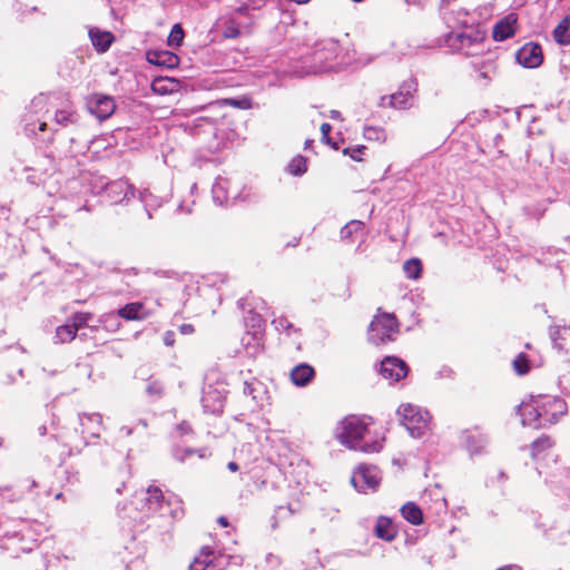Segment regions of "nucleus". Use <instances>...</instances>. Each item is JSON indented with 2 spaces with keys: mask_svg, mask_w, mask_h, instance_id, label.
<instances>
[{
  "mask_svg": "<svg viewBox=\"0 0 570 570\" xmlns=\"http://www.w3.org/2000/svg\"><path fill=\"white\" fill-rule=\"evenodd\" d=\"M353 487L362 493L375 491L381 482V474L375 465L360 464L352 478Z\"/></svg>",
  "mask_w": 570,
  "mask_h": 570,
  "instance_id": "1a4fd4ad",
  "label": "nucleus"
},
{
  "mask_svg": "<svg viewBox=\"0 0 570 570\" xmlns=\"http://www.w3.org/2000/svg\"><path fill=\"white\" fill-rule=\"evenodd\" d=\"M368 433V422L365 417L350 415L343 419L336 428V439L341 444L351 450L374 453L382 450V441L366 442L364 439Z\"/></svg>",
  "mask_w": 570,
  "mask_h": 570,
  "instance_id": "f03ea898",
  "label": "nucleus"
},
{
  "mask_svg": "<svg viewBox=\"0 0 570 570\" xmlns=\"http://www.w3.org/2000/svg\"><path fill=\"white\" fill-rule=\"evenodd\" d=\"M227 468H228V470H229V471H232V472H236V471H238V469H239L238 464H237L236 462H234V461L229 462V463L227 464Z\"/></svg>",
  "mask_w": 570,
  "mask_h": 570,
  "instance_id": "0e129e2a",
  "label": "nucleus"
},
{
  "mask_svg": "<svg viewBox=\"0 0 570 570\" xmlns=\"http://www.w3.org/2000/svg\"><path fill=\"white\" fill-rule=\"evenodd\" d=\"M163 384L156 380L149 381L146 387V392L151 396H160L163 394Z\"/></svg>",
  "mask_w": 570,
  "mask_h": 570,
  "instance_id": "8fccbe9b",
  "label": "nucleus"
},
{
  "mask_svg": "<svg viewBox=\"0 0 570 570\" xmlns=\"http://www.w3.org/2000/svg\"><path fill=\"white\" fill-rule=\"evenodd\" d=\"M2 498L10 501H19L23 499V494L14 488V484L2 490Z\"/></svg>",
  "mask_w": 570,
  "mask_h": 570,
  "instance_id": "09e8293b",
  "label": "nucleus"
},
{
  "mask_svg": "<svg viewBox=\"0 0 570 570\" xmlns=\"http://www.w3.org/2000/svg\"><path fill=\"white\" fill-rule=\"evenodd\" d=\"M139 200L142 203L148 218L151 219L153 213L160 208L167 198L155 195L149 189H144L139 191Z\"/></svg>",
  "mask_w": 570,
  "mask_h": 570,
  "instance_id": "aec40b11",
  "label": "nucleus"
},
{
  "mask_svg": "<svg viewBox=\"0 0 570 570\" xmlns=\"http://www.w3.org/2000/svg\"><path fill=\"white\" fill-rule=\"evenodd\" d=\"M228 564L224 556L215 557V551L210 547H203L199 556L195 557L189 564V570H206L207 568H220Z\"/></svg>",
  "mask_w": 570,
  "mask_h": 570,
  "instance_id": "f3484780",
  "label": "nucleus"
},
{
  "mask_svg": "<svg viewBox=\"0 0 570 570\" xmlns=\"http://www.w3.org/2000/svg\"><path fill=\"white\" fill-rule=\"evenodd\" d=\"M79 120V116L76 111L70 108L57 110L55 114V122L58 126L67 127L75 125Z\"/></svg>",
  "mask_w": 570,
  "mask_h": 570,
  "instance_id": "7c9ffc66",
  "label": "nucleus"
},
{
  "mask_svg": "<svg viewBox=\"0 0 570 570\" xmlns=\"http://www.w3.org/2000/svg\"><path fill=\"white\" fill-rule=\"evenodd\" d=\"M493 39L495 41H504L514 35L513 24L507 19L499 21L493 28Z\"/></svg>",
  "mask_w": 570,
  "mask_h": 570,
  "instance_id": "c756f323",
  "label": "nucleus"
},
{
  "mask_svg": "<svg viewBox=\"0 0 570 570\" xmlns=\"http://www.w3.org/2000/svg\"><path fill=\"white\" fill-rule=\"evenodd\" d=\"M331 130H332V126L328 122L322 124V126H321L322 136L330 135Z\"/></svg>",
  "mask_w": 570,
  "mask_h": 570,
  "instance_id": "13d9d810",
  "label": "nucleus"
},
{
  "mask_svg": "<svg viewBox=\"0 0 570 570\" xmlns=\"http://www.w3.org/2000/svg\"><path fill=\"white\" fill-rule=\"evenodd\" d=\"M396 413L412 438L420 439L431 430V415L420 406L411 403L401 404Z\"/></svg>",
  "mask_w": 570,
  "mask_h": 570,
  "instance_id": "20e7f679",
  "label": "nucleus"
},
{
  "mask_svg": "<svg viewBox=\"0 0 570 570\" xmlns=\"http://www.w3.org/2000/svg\"><path fill=\"white\" fill-rule=\"evenodd\" d=\"M206 449H193V448H180V446H176L174 448L173 450V455L174 458L179 461V462H184L187 458L194 455V454H198V456L200 459L205 458L206 456Z\"/></svg>",
  "mask_w": 570,
  "mask_h": 570,
  "instance_id": "c9c22d12",
  "label": "nucleus"
},
{
  "mask_svg": "<svg viewBox=\"0 0 570 570\" xmlns=\"http://www.w3.org/2000/svg\"><path fill=\"white\" fill-rule=\"evenodd\" d=\"M365 149V146L348 147L343 150V154L348 155L353 160L361 161V155Z\"/></svg>",
  "mask_w": 570,
  "mask_h": 570,
  "instance_id": "3c124183",
  "label": "nucleus"
},
{
  "mask_svg": "<svg viewBox=\"0 0 570 570\" xmlns=\"http://www.w3.org/2000/svg\"><path fill=\"white\" fill-rule=\"evenodd\" d=\"M178 430L183 433H189L191 431V426L187 422H183L178 425Z\"/></svg>",
  "mask_w": 570,
  "mask_h": 570,
  "instance_id": "4d7b16f0",
  "label": "nucleus"
},
{
  "mask_svg": "<svg viewBox=\"0 0 570 570\" xmlns=\"http://www.w3.org/2000/svg\"><path fill=\"white\" fill-rule=\"evenodd\" d=\"M397 321L393 314L384 313L375 316L368 326V341L375 345L392 341L393 333L397 332Z\"/></svg>",
  "mask_w": 570,
  "mask_h": 570,
  "instance_id": "0eeeda50",
  "label": "nucleus"
},
{
  "mask_svg": "<svg viewBox=\"0 0 570 570\" xmlns=\"http://www.w3.org/2000/svg\"><path fill=\"white\" fill-rule=\"evenodd\" d=\"M245 320H246V324L248 326H250L256 332L261 331L264 325L263 317L258 313H255L253 311L248 312V315Z\"/></svg>",
  "mask_w": 570,
  "mask_h": 570,
  "instance_id": "49530a36",
  "label": "nucleus"
},
{
  "mask_svg": "<svg viewBox=\"0 0 570 570\" xmlns=\"http://www.w3.org/2000/svg\"><path fill=\"white\" fill-rule=\"evenodd\" d=\"M484 38L483 32L474 28H466L463 31L452 30L448 33L445 42L454 51L462 52L465 56H476L483 51L482 42Z\"/></svg>",
  "mask_w": 570,
  "mask_h": 570,
  "instance_id": "423d86ee",
  "label": "nucleus"
},
{
  "mask_svg": "<svg viewBox=\"0 0 570 570\" xmlns=\"http://www.w3.org/2000/svg\"><path fill=\"white\" fill-rule=\"evenodd\" d=\"M553 39L561 46L570 45V17L566 16L554 28Z\"/></svg>",
  "mask_w": 570,
  "mask_h": 570,
  "instance_id": "bb28decb",
  "label": "nucleus"
},
{
  "mask_svg": "<svg viewBox=\"0 0 570 570\" xmlns=\"http://www.w3.org/2000/svg\"><path fill=\"white\" fill-rule=\"evenodd\" d=\"M364 227L361 220H351L341 228L340 235L343 240H352L353 235L361 232Z\"/></svg>",
  "mask_w": 570,
  "mask_h": 570,
  "instance_id": "e433bc0d",
  "label": "nucleus"
},
{
  "mask_svg": "<svg viewBox=\"0 0 570 570\" xmlns=\"http://www.w3.org/2000/svg\"><path fill=\"white\" fill-rule=\"evenodd\" d=\"M38 433L39 435L41 436H45L47 433H48V428L47 425L42 424L38 428Z\"/></svg>",
  "mask_w": 570,
  "mask_h": 570,
  "instance_id": "338daca9",
  "label": "nucleus"
},
{
  "mask_svg": "<svg viewBox=\"0 0 570 570\" xmlns=\"http://www.w3.org/2000/svg\"><path fill=\"white\" fill-rule=\"evenodd\" d=\"M89 37L92 46L98 52H106L115 40V37L109 31H101L98 28H91L89 30Z\"/></svg>",
  "mask_w": 570,
  "mask_h": 570,
  "instance_id": "412c9836",
  "label": "nucleus"
},
{
  "mask_svg": "<svg viewBox=\"0 0 570 570\" xmlns=\"http://www.w3.org/2000/svg\"><path fill=\"white\" fill-rule=\"evenodd\" d=\"M76 335L75 325L67 323L57 327L55 340L57 343H68L71 342Z\"/></svg>",
  "mask_w": 570,
  "mask_h": 570,
  "instance_id": "f704fd0d",
  "label": "nucleus"
},
{
  "mask_svg": "<svg viewBox=\"0 0 570 570\" xmlns=\"http://www.w3.org/2000/svg\"><path fill=\"white\" fill-rule=\"evenodd\" d=\"M462 439L471 455L482 454L489 444L488 435L480 433L478 429L463 431Z\"/></svg>",
  "mask_w": 570,
  "mask_h": 570,
  "instance_id": "a211bd4d",
  "label": "nucleus"
},
{
  "mask_svg": "<svg viewBox=\"0 0 570 570\" xmlns=\"http://www.w3.org/2000/svg\"><path fill=\"white\" fill-rule=\"evenodd\" d=\"M226 389L218 384L207 385L203 389L202 405L205 413L220 414L225 406Z\"/></svg>",
  "mask_w": 570,
  "mask_h": 570,
  "instance_id": "9d476101",
  "label": "nucleus"
},
{
  "mask_svg": "<svg viewBox=\"0 0 570 570\" xmlns=\"http://www.w3.org/2000/svg\"><path fill=\"white\" fill-rule=\"evenodd\" d=\"M446 510H448L446 500L444 498H438L435 500V513L436 514L445 513Z\"/></svg>",
  "mask_w": 570,
  "mask_h": 570,
  "instance_id": "864d4df0",
  "label": "nucleus"
},
{
  "mask_svg": "<svg viewBox=\"0 0 570 570\" xmlns=\"http://www.w3.org/2000/svg\"><path fill=\"white\" fill-rule=\"evenodd\" d=\"M142 309L141 303H129L118 309V315L127 321L140 320V312Z\"/></svg>",
  "mask_w": 570,
  "mask_h": 570,
  "instance_id": "473e14b6",
  "label": "nucleus"
},
{
  "mask_svg": "<svg viewBox=\"0 0 570 570\" xmlns=\"http://www.w3.org/2000/svg\"><path fill=\"white\" fill-rule=\"evenodd\" d=\"M42 102H43V98H42V97H38V98H35V99L32 100L31 106L36 108V107L41 106V105H42Z\"/></svg>",
  "mask_w": 570,
  "mask_h": 570,
  "instance_id": "69168bd1",
  "label": "nucleus"
},
{
  "mask_svg": "<svg viewBox=\"0 0 570 570\" xmlns=\"http://www.w3.org/2000/svg\"><path fill=\"white\" fill-rule=\"evenodd\" d=\"M238 36H239V30L236 28L228 29V31L226 33V37H228V38H236Z\"/></svg>",
  "mask_w": 570,
  "mask_h": 570,
  "instance_id": "680f3d73",
  "label": "nucleus"
},
{
  "mask_svg": "<svg viewBox=\"0 0 570 570\" xmlns=\"http://www.w3.org/2000/svg\"><path fill=\"white\" fill-rule=\"evenodd\" d=\"M142 500L149 514L158 513L160 517L169 515L173 519H179L184 514L181 501L176 497L166 500L157 487H149Z\"/></svg>",
  "mask_w": 570,
  "mask_h": 570,
  "instance_id": "39448f33",
  "label": "nucleus"
},
{
  "mask_svg": "<svg viewBox=\"0 0 570 570\" xmlns=\"http://www.w3.org/2000/svg\"><path fill=\"white\" fill-rule=\"evenodd\" d=\"M374 531L377 538L385 541H392L396 534L391 520L386 517L377 519Z\"/></svg>",
  "mask_w": 570,
  "mask_h": 570,
  "instance_id": "cd10ccee",
  "label": "nucleus"
},
{
  "mask_svg": "<svg viewBox=\"0 0 570 570\" xmlns=\"http://www.w3.org/2000/svg\"><path fill=\"white\" fill-rule=\"evenodd\" d=\"M519 65L524 68H537L543 62V52L540 45L528 42L515 53Z\"/></svg>",
  "mask_w": 570,
  "mask_h": 570,
  "instance_id": "4468645a",
  "label": "nucleus"
},
{
  "mask_svg": "<svg viewBox=\"0 0 570 570\" xmlns=\"http://www.w3.org/2000/svg\"><path fill=\"white\" fill-rule=\"evenodd\" d=\"M422 271L423 266L420 258L413 257L403 263V272L409 279H419Z\"/></svg>",
  "mask_w": 570,
  "mask_h": 570,
  "instance_id": "2f4dec72",
  "label": "nucleus"
},
{
  "mask_svg": "<svg viewBox=\"0 0 570 570\" xmlns=\"http://www.w3.org/2000/svg\"><path fill=\"white\" fill-rule=\"evenodd\" d=\"M340 53L341 46L335 39L316 42L313 51L304 59L305 73L317 75L333 70Z\"/></svg>",
  "mask_w": 570,
  "mask_h": 570,
  "instance_id": "7ed1b4c3",
  "label": "nucleus"
},
{
  "mask_svg": "<svg viewBox=\"0 0 570 570\" xmlns=\"http://www.w3.org/2000/svg\"><path fill=\"white\" fill-rule=\"evenodd\" d=\"M139 426H141L142 430L147 429V422L144 419H140L138 423L135 426H121L120 432L125 433L127 436L131 435L135 430H137Z\"/></svg>",
  "mask_w": 570,
  "mask_h": 570,
  "instance_id": "603ef678",
  "label": "nucleus"
},
{
  "mask_svg": "<svg viewBox=\"0 0 570 570\" xmlns=\"http://www.w3.org/2000/svg\"><path fill=\"white\" fill-rule=\"evenodd\" d=\"M39 487L38 482L30 478H24L14 484V488L23 494V499L27 497H33L35 489Z\"/></svg>",
  "mask_w": 570,
  "mask_h": 570,
  "instance_id": "4c0bfd02",
  "label": "nucleus"
},
{
  "mask_svg": "<svg viewBox=\"0 0 570 570\" xmlns=\"http://www.w3.org/2000/svg\"><path fill=\"white\" fill-rule=\"evenodd\" d=\"M22 538L18 534H14L10 538H7L2 544V548L11 553L13 558L19 557V552H32L35 543L31 542L30 546L21 544Z\"/></svg>",
  "mask_w": 570,
  "mask_h": 570,
  "instance_id": "5701e85b",
  "label": "nucleus"
},
{
  "mask_svg": "<svg viewBox=\"0 0 570 570\" xmlns=\"http://www.w3.org/2000/svg\"><path fill=\"white\" fill-rule=\"evenodd\" d=\"M229 180L217 178L212 187L213 199L217 205H224L228 200Z\"/></svg>",
  "mask_w": 570,
  "mask_h": 570,
  "instance_id": "393cba45",
  "label": "nucleus"
},
{
  "mask_svg": "<svg viewBox=\"0 0 570 570\" xmlns=\"http://www.w3.org/2000/svg\"><path fill=\"white\" fill-rule=\"evenodd\" d=\"M79 423L85 439V445H89L88 436L98 439L104 429L102 416L99 413H79Z\"/></svg>",
  "mask_w": 570,
  "mask_h": 570,
  "instance_id": "2eb2a0df",
  "label": "nucleus"
},
{
  "mask_svg": "<svg viewBox=\"0 0 570 570\" xmlns=\"http://www.w3.org/2000/svg\"><path fill=\"white\" fill-rule=\"evenodd\" d=\"M90 318H91V314L90 313L79 312V313H76V314L72 315V317L70 318L69 324L70 325H75V331L77 332L79 328H81L85 325H87V323H88V321Z\"/></svg>",
  "mask_w": 570,
  "mask_h": 570,
  "instance_id": "a18cd8bd",
  "label": "nucleus"
},
{
  "mask_svg": "<svg viewBox=\"0 0 570 570\" xmlns=\"http://www.w3.org/2000/svg\"><path fill=\"white\" fill-rule=\"evenodd\" d=\"M417 91V81L411 77L404 80L399 90L390 96H383L381 98L380 106H390L395 109H409L412 106V99L414 94Z\"/></svg>",
  "mask_w": 570,
  "mask_h": 570,
  "instance_id": "6e6552de",
  "label": "nucleus"
},
{
  "mask_svg": "<svg viewBox=\"0 0 570 570\" xmlns=\"http://www.w3.org/2000/svg\"><path fill=\"white\" fill-rule=\"evenodd\" d=\"M263 384L258 380L245 381L244 382V394L252 396L254 400L257 399L256 393L261 392Z\"/></svg>",
  "mask_w": 570,
  "mask_h": 570,
  "instance_id": "c03bdc74",
  "label": "nucleus"
},
{
  "mask_svg": "<svg viewBox=\"0 0 570 570\" xmlns=\"http://www.w3.org/2000/svg\"><path fill=\"white\" fill-rule=\"evenodd\" d=\"M402 517L410 523L419 525L423 523V512L414 502H407L401 508Z\"/></svg>",
  "mask_w": 570,
  "mask_h": 570,
  "instance_id": "a878e982",
  "label": "nucleus"
},
{
  "mask_svg": "<svg viewBox=\"0 0 570 570\" xmlns=\"http://www.w3.org/2000/svg\"><path fill=\"white\" fill-rule=\"evenodd\" d=\"M275 330L278 332H285L286 334L297 333L299 330L291 323L286 316H277L272 321Z\"/></svg>",
  "mask_w": 570,
  "mask_h": 570,
  "instance_id": "58836bf2",
  "label": "nucleus"
},
{
  "mask_svg": "<svg viewBox=\"0 0 570 570\" xmlns=\"http://www.w3.org/2000/svg\"><path fill=\"white\" fill-rule=\"evenodd\" d=\"M148 61L157 66L174 68L179 63V58L169 51H156L148 53Z\"/></svg>",
  "mask_w": 570,
  "mask_h": 570,
  "instance_id": "4be33fe9",
  "label": "nucleus"
},
{
  "mask_svg": "<svg viewBox=\"0 0 570 570\" xmlns=\"http://www.w3.org/2000/svg\"><path fill=\"white\" fill-rule=\"evenodd\" d=\"M180 332L183 334H190L194 332V326L191 324H184L180 326Z\"/></svg>",
  "mask_w": 570,
  "mask_h": 570,
  "instance_id": "bf43d9fd",
  "label": "nucleus"
},
{
  "mask_svg": "<svg viewBox=\"0 0 570 570\" xmlns=\"http://www.w3.org/2000/svg\"><path fill=\"white\" fill-rule=\"evenodd\" d=\"M512 156L519 161L528 163L532 159L533 163L541 167H547L553 160V147L549 142L532 147L524 150H512Z\"/></svg>",
  "mask_w": 570,
  "mask_h": 570,
  "instance_id": "9b49d317",
  "label": "nucleus"
},
{
  "mask_svg": "<svg viewBox=\"0 0 570 570\" xmlns=\"http://www.w3.org/2000/svg\"><path fill=\"white\" fill-rule=\"evenodd\" d=\"M135 188L125 179L107 183L105 186L106 197L111 204H120L134 197Z\"/></svg>",
  "mask_w": 570,
  "mask_h": 570,
  "instance_id": "dca6fc26",
  "label": "nucleus"
},
{
  "mask_svg": "<svg viewBox=\"0 0 570 570\" xmlns=\"http://www.w3.org/2000/svg\"><path fill=\"white\" fill-rule=\"evenodd\" d=\"M363 135L367 140L384 141L386 139L385 130L381 127H365Z\"/></svg>",
  "mask_w": 570,
  "mask_h": 570,
  "instance_id": "79ce46f5",
  "label": "nucleus"
},
{
  "mask_svg": "<svg viewBox=\"0 0 570 570\" xmlns=\"http://www.w3.org/2000/svg\"><path fill=\"white\" fill-rule=\"evenodd\" d=\"M24 130L28 135H35L36 134V124H26Z\"/></svg>",
  "mask_w": 570,
  "mask_h": 570,
  "instance_id": "052dcab7",
  "label": "nucleus"
},
{
  "mask_svg": "<svg viewBox=\"0 0 570 570\" xmlns=\"http://www.w3.org/2000/svg\"><path fill=\"white\" fill-rule=\"evenodd\" d=\"M322 141L325 142L326 145L332 146V148H334L335 150L338 149V144L332 141V138L330 137V135L322 136Z\"/></svg>",
  "mask_w": 570,
  "mask_h": 570,
  "instance_id": "6e6d98bb",
  "label": "nucleus"
},
{
  "mask_svg": "<svg viewBox=\"0 0 570 570\" xmlns=\"http://www.w3.org/2000/svg\"><path fill=\"white\" fill-rule=\"evenodd\" d=\"M440 377H449L452 379L454 376V372L452 368L444 366L439 372Z\"/></svg>",
  "mask_w": 570,
  "mask_h": 570,
  "instance_id": "5fc2aeb1",
  "label": "nucleus"
},
{
  "mask_svg": "<svg viewBox=\"0 0 570 570\" xmlns=\"http://www.w3.org/2000/svg\"><path fill=\"white\" fill-rule=\"evenodd\" d=\"M330 117L334 120H342V114L338 110H331Z\"/></svg>",
  "mask_w": 570,
  "mask_h": 570,
  "instance_id": "e2e57ef3",
  "label": "nucleus"
},
{
  "mask_svg": "<svg viewBox=\"0 0 570 570\" xmlns=\"http://www.w3.org/2000/svg\"><path fill=\"white\" fill-rule=\"evenodd\" d=\"M306 163L307 160L305 157L296 156L288 164V171L294 176H302L307 170Z\"/></svg>",
  "mask_w": 570,
  "mask_h": 570,
  "instance_id": "ea45409f",
  "label": "nucleus"
},
{
  "mask_svg": "<svg viewBox=\"0 0 570 570\" xmlns=\"http://www.w3.org/2000/svg\"><path fill=\"white\" fill-rule=\"evenodd\" d=\"M184 37L185 32L183 27L179 23H176L171 28L167 43L171 48L179 47L183 43Z\"/></svg>",
  "mask_w": 570,
  "mask_h": 570,
  "instance_id": "a19ab883",
  "label": "nucleus"
},
{
  "mask_svg": "<svg viewBox=\"0 0 570 570\" xmlns=\"http://www.w3.org/2000/svg\"><path fill=\"white\" fill-rule=\"evenodd\" d=\"M379 373L386 380L399 382L409 373L407 364L396 356H386L380 364Z\"/></svg>",
  "mask_w": 570,
  "mask_h": 570,
  "instance_id": "ddd939ff",
  "label": "nucleus"
},
{
  "mask_svg": "<svg viewBox=\"0 0 570 570\" xmlns=\"http://www.w3.org/2000/svg\"><path fill=\"white\" fill-rule=\"evenodd\" d=\"M468 12L463 9H460L458 11H449L443 13V19L448 27L450 28H466L468 21H466Z\"/></svg>",
  "mask_w": 570,
  "mask_h": 570,
  "instance_id": "c85d7f7f",
  "label": "nucleus"
},
{
  "mask_svg": "<svg viewBox=\"0 0 570 570\" xmlns=\"http://www.w3.org/2000/svg\"><path fill=\"white\" fill-rule=\"evenodd\" d=\"M218 523L222 524L223 527H228V519L226 517H219Z\"/></svg>",
  "mask_w": 570,
  "mask_h": 570,
  "instance_id": "774afa93",
  "label": "nucleus"
},
{
  "mask_svg": "<svg viewBox=\"0 0 570 570\" xmlns=\"http://www.w3.org/2000/svg\"><path fill=\"white\" fill-rule=\"evenodd\" d=\"M553 441L549 435L542 434L531 443V455L533 459L539 456L543 451L553 446Z\"/></svg>",
  "mask_w": 570,
  "mask_h": 570,
  "instance_id": "72a5a7b5",
  "label": "nucleus"
},
{
  "mask_svg": "<svg viewBox=\"0 0 570 570\" xmlns=\"http://www.w3.org/2000/svg\"><path fill=\"white\" fill-rule=\"evenodd\" d=\"M513 368L519 375H524L529 372V360L524 353H520L513 361Z\"/></svg>",
  "mask_w": 570,
  "mask_h": 570,
  "instance_id": "37998d69",
  "label": "nucleus"
},
{
  "mask_svg": "<svg viewBox=\"0 0 570 570\" xmlns=\"http://www.w3.org/2000/svg\"><path fill=\"white\" fill-rule=\"evenodd\" d=\"M521 416L522 425L543 429L554 424L567 414L568 406L564 400L551 395L532 396L530 402H522L515 406Z\"/></svg>",
  "mask_w": 570,
  "mask_h": 570,
  "instance_id": "f257e3e1",
  "label": "nucleus"
},
{
  "mask_svg": "<svg viewBox=\"0 0 570 570\" xmlns=\"http://www.w3.org/2000/svg\"><path fill=\"white\" fill-rule=\"evenodd\" d=\"M547 483L562 488L570 499V468H560L556 473H552L550 479H546Z\"/></svg>",
  "mask_w": 570,
  "mask_h": 570,
  "instance_id": "b1692460",
  "label": "nucleus"
},
{
  "mask_svg": "<svg viewBox=\"0 0 570 570\" xmlns=\"http://www.w3.org/2000/svg\"><path fill=\"white\" fill-rule=\"evenodd\" d=\"M315 377V370L307 363H301L291 371V380L296 386H306Z\"/></svg>",
  "mask_w": 570,
  "mask_h": 570,
  "instance_id": "6ab92c4d",
  "label": "nucleus"
},
{
  "mask_svg": "<svg viewBox=\"0 0 570 570\" xmlns=\"http://www.w3.org/2000/svg\"><path fill=\"white\" fill-rule=\"evenodd\" d=\"M224 104L243 110L252 108V100L247 97L226 99Z\"/></svg>",
  "mask_w": 570,
  "mask_h": 570,
  "instance_id": "de8ad7c7",
  "label": "nucleus"
},
{
  "mask_svg": "<svg viewBox=\"0 0 570 570\" xmlns=\"http://www.w3.org/2000/svg\"><path fill=\"white\" fill-rule=\"evenodd\" d=\"M86 105L89 112L99 120L108 119L116 110L114 98L101 94H94L88 97Z\"/></svg>",
  "mask_w": 570,
  "mask_h": 570,
  "instance_id": "f8f14e48",
  "label": "nucleus"
}]
</instances>
